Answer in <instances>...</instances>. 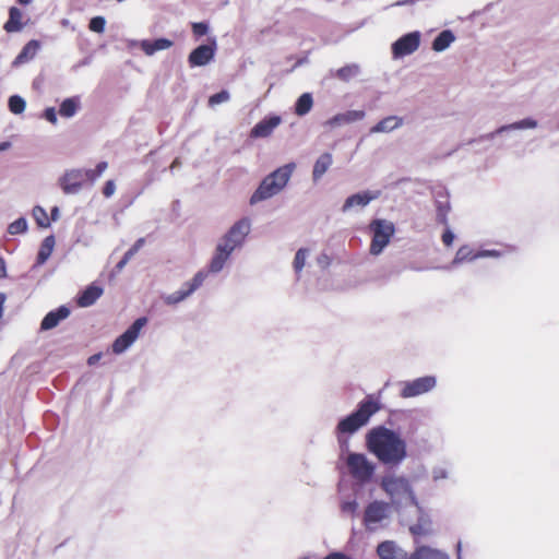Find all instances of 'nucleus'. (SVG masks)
<instances>
[{
  "mask_svg": "<svg viewBox=\"0 0 559 559\" xmlns=\"http://www.w3.org/2000/svg\"><path fill=\"white\" fill-rule=\"evenodd\" d=\"M366 444L369 452L383 464L397 465L407 455L406 442L384 426L372 428L366 436Z\"/></svg>",
  "mask_w": 559,
  "mask_h": 559,
  "instance_id": "nucleus-1",
  "label": "nucleus"
},
{
  "mask_svg": "<svg viewBox=\"0 0 559 559\" xmlns=\"http://www.w3.org/2000/svg\"><path fill=\"white\" fill-rule=\"evenodd\" d=\"M251 229L250 221L241 218L236 222L216 246L215 255L212 259V273L219 272L233 251L241 248Z\"/></svg>",
  "mask_w": 559,
  "mask_h": 559,
  "instance_id": "nucleus-2",
  "label": "nucleus"
},
{
  "mask_svg": "<svg viewBox=\"0 0 559 559\" xmlns=\"http://www.w3.org/2000/svg\"><path fill=\"white\" fill-rule=\"evenodd\" d=\"M380 409V405L372 396H367L358 404V408L341 419L336 426L337 435H352L365 426L370 417Z\"/></svg>",
  "mask_w": 559,
  "mask_h": 559,
  "instance_id": "nucleus-3",
  "label": "nucleus"
},
{
  "mask_svg": "<svg viewBox=\"0 0 559 559\" xmlns=\"http://www.w3.org/2000/svg\"><path fill=\"white\" fill-rule=\"evenodd\" d=\"M294 168V164H287L267 175L251 195L250 202L258 203L278 193L287 185Z\"/></svg>",
  "mask_w": 559,
  "mask_h": 559,
  "instance_id": "nucleus-4",
  "label": "nucleus"
},
{
  "mask_svg": "<svg viewBox=\"0 0 559 559\" xmlns=\"http://www.w3.org/2000/svg\"><path fill=\"white\" fill-rule=\"evenodd\" d=\"M369 229L372 233L369 251L372 255H379L395 233L394 224L386 219L376 218L369 224Z\"/></svg>",
  "mask_w": 559,
  "mask_h": 559,
  "instance_id": "nucleus-5",
  "label": "nucleus"
},
{
  "mask_svg": "<svg viewBox=\"0 0 559 559\" xmlns=\"http://www.w3.org/2000/svg\"><path fill=\"white\" fill-rule=\"evenodd\" d=\"M346 466L350 476L360 484L371 480L376 466L362 453H349L346 457Z\"/></svg>",
  "mask_w": 559,
  "mask_h": 559,
  "instance_id": "nucleus-6",
  "label": "nucleus"
},
{
  "mask_svg": "<svg viewBox=\"0 0 559 559\" xmlns=\"http://www.w3.org/2000/svg\"><path fill=\"white\" fill-rule=\"evenodd\" d=\"M147 323L145 317L138 318L121 335L112 343L111 349L115 354L120 355L129 349L138 340L141 330Z\"/></svg>",
  "mask_w": 559,
  "mask_h": 559,
  "instance_id": "nucleus-7",
  "label": "nucleus"
},
{
  "mask_svg": "<svg viewBox=\"0 0 559 559\" xmlns=\"http://www.w3.org/2000/svg\"><path fill=\"white\" fill-rule=\"evenodd\" d=\"M85 182L84 169L74 168L67 170L59 178V186L64 194H78Z\"/></svg>",
  "mask_w": 559,
  "mask_h": 559,
  "instance_id": "nucleus-8",
  "label": "nucleus"
},
{
  "mask_svg": "<svg viewBox=\"0 0 559 559\" xmlns=\"http://www.w3.org/2000/svg\"><path fill=\"white\" fill-rule=\"evenodd\" d=\"M419 44L420 34L418 32L408 33L392 45V53L395 58L411 55L418 49Z\"/></svg>",
  "mask_w": 559,
  "mask_h": 559,
  "instance_id": "nucleus-9",
  "label": "nucleus"
},
{
  "mask_svg": "<svg viewBox=\"0 0 559 559\" xmlns=\"http://www.w3.org/2000/svg\"><path fill=\"white\" fill-rule=\"evenodd\" d=\"M436 385V379L433 377H421L413 381L405 382L401 396L404 399L414 397L430 391Z\"/></svg>",
  "mask_w": 559,
  "mask_h": 559,
  "instance_id": "nucleus-10",
  "label": "nucleus"
},
{
  "mask_svg": "<svg viewBox=\"0 0 559 559\" xmlns=\"http://www.w3.org/2000/svg\"><path fill=\"white\" fill-rule=\"evenodd\" d=\"M282 123L281 116L272 115L259 121L250 131V138L260 139L270 136L273 131Z\"/></svg>",
  "mask_w": 559,
  "mask_h": 559,
  "instance_id": "nucleus-11",
  "label": "nucleus"
},
{
  "mask_svg": "<svg viewBox=\"0 0 559 559\" xmlns=\"http://www.w3.org/2000/svg\"><path fill=\"white\" fill-rule=\"evenodd\" d=\"M381 487L391 497L409 491V484L404 477L386 476L382 479Z\"/></svg>",
  "mask_w": 559,
  "mask_h": 559,
  "instance_id": "nucleus-12",
  "label": "nucleus"
},
{
  "mask_svg": "<svg viewBox=\"0 0 559 559\" xmlns=\"http://www.w3.org/2000/svg\"><path fill=\"white\" fill-rule=\"evenodd\" d=\"M386 515V504L380 501L369 503L365 510L364 522L367 527L381 522Z\"/></svg>",
  "mask_w": 559,
  "mask_h": 559,
  "instance_id": "nucleus-13",
  "label": "nucleus"
},
{
  "mask_svg": "<svg viewBox=\"0 0 559 559\" xmlns=\"http://www.w3.org/2000/svg\"><path fill=\"white\" fill-rule=\"evenodd\" d=\"M71 311L67 306H60L59 308L49 311L40 323L41 331H48L56 328L60 321L67 319Z\"/></svg>",
  "mask_w": 559,
  "mask_h": 559,
  "instance_id": "nucleus-14",
  "label": "nucleus"
},
{
  "mask_svg": "<svg viewBox=\"0 0 559 559\" xmlns=\"http://www.w3.org/2000/svg\"><path fill=\"white\" fill-rule=\"evenodd\" d=\"M377 554L380 559H407L406 552L399 548L392 540L380 543L377 547Z\"/></svg>",
  "mask_w": 559,
  "mask_h": 559,
  "instance_id": "nucleus-15",
  "label": "nucleus"
},
{
  "mask_svg": "<svg viewBox=\"0 0 559 559\" xmlns=\"http://www.w3.org/2000/svg\"><path fill=\"white\" fill-rule=\"evenodd\" d=\"M40 48V44L36 39L29 40L19 52L12 62L13 67H19L33 60Z\"/></svg>",
  "mask_w": 559,
  "mask_h": 559,
  "instance_id": "nucleus-16",
  "label": "nucleus"
},
{
  "mask_svg": "<svg viewBox=\"0 0 559 559\" xmlns=\"http://www.w3.org/2000/svg\"><path fill=\"white\" fill-rule=\"evenodd\" d=\"M379 195V193H371L369 191H365V192H361V193H355L350 197H348L343 206H342V211L343 212H347L349 211L352 207L354 206H366L370 201L377 199Z\"/></svg>",
  "mask_w": 559,
  "mask_h": 559,
  "instance_id": "nucleus-17",
  "label": "nucleus"
},
{
  "mask_svg": "<svg viewBox=\"0 0 559 559\" xmlns=\"http://www.w3.org/2000/svg\"><path fill=\"white\" fill-rule=\"evenodd\" d=\"M103 288L91 284L78 297V305L82 308L91 307L103 295Z\"/></svg>",
  "mask_w": 559,
  "mask_h": 559,
  "instance_id": "nucleus-18",
  "label": "nucleus"
},
{
  "mask_svg": "<svg viewBox=\"0 0 559 559\" xmlns=\"http://www.w3.org/2000/svg\"><path fill=\"white\" fill-rule=\"evenodd\" d=\"M365 115L364 110H348L346 112L335 115L329 119L326 123L331 127L348 124L364 119Z\"/></svg>",
  "mask_w": 559,
  "mask_h": 559,
  "instance_id": "nucleus-19",
  "label": "nucleus"
},
{
  "mask_svg": "<svg viewBox=\"0 0 559 559\" xmlns=\"http://www.w3.org/2000/svg\"><path fill=\"white\" fill-rule=\"evenodd\" d=\"M191 68L202 67L210 62V45L204 44L191 51L188 58Z\"/></svg>",
  "mask_w": 559,
  "mask_h": 559,
  "instance_id": "nucleus-20",
  "label": "nucleus"
},
{
  "mask_svg": "<svg viewBox=\"0 0 559 559\" xmlns=\"http://www.w3.org/2000/svg\"><path fill=\"white\" fill-rule=\"evenodd\" d=\"M145 55L152 56L156 51L168 49L173 46V41L167 38H157L154 40L144 39L140 44Z\"/></svg>",
  "mask_w": 559,
  "mask_h": 559,
  "instance_id": "nucleus-21",
  "label": "nucleus"
},
{
  "mask_svg": "<svg viewBox=\"0 0 559 559\" xmlns=\"http://www.w3.org/2000/svg\"><path fill=\"white\" fill-rule=\"evenodd\" d=\"M7 33H17L23 29L22 12L16 7H11L9 10V20L3 25Z\"/></svg>",
  "mask_w": 559,
  "mask_h": 559,
  "instance_id": "nucleus-22",
  "label": "nucleus"
},
{
  "mask_svg": "<svg viewBox=\"0 0 559 559\" xmlns=\"http://www.w3.org/2000/svg\"><path fill=\"white\" fill-rule=\"evenodd\" d=\"M408 559H449V556L441 550L420 546L412 552Z\"/></svg>",
  "mask_w": 559,
  "mask_h": 559,
  "instance_id": "nucleus-23",
  "label": "nucleus"
},
{
  "mask_svg": "<svg viewBox=\"0 0 559 559\" xmlns=\"http://www.w3.org/2000/svg\"><path fill=\"white\" fill-rule=\"evenodd\" d=\"M55 245L56 240L53 235H49L43 240L36 258L37 265H43L49 259L53 251Z\"/></svg>",
  "mask_w": 559,
  "mask_h": 559,
  "instance_id": "nucleus-24",
  "label": "nucleus"
},
{
  "mask_svg": "<svg viewBox=\"0 0 559 559\" xmlns=\"http://www.w3.org/2000/svg\"><path fill=\"white\" fill-rule=\"evenodd\" d=\"M333 163L332 155L330 153H323L321 154L318 159L314 163L313 170H312V177L313 180H319L330 168V166Z\"/></svg>",
  "mask_w": 559,
  "mask_h": 559,
  "instance_id": "nucleus-25",
  "label": "nucleus"
},
{
  "mask_svg": "<svg viewBox=\"0 0 559 559\" xmlns=\"http://www.w3.org/2000/svg\"><path fill=\"white\" fill-rule=\"evenodd\" d=\"M403 123V119L396 116H389L380 120L376 126L371 128L372 133L377 132H390Z\"/></svg>",
  "mask_w": 559,
  "mask_h": 559,
  "instance_id": "nucleus-26",
  "label": "nucleus"
},
{
  "mask_svg": "<svg viewBox=\"0 0 559 559\" xmlns=\"http://www.w3.org/2000/svg\"><path fill=\"white\" fill-rule=\"evenodd\" d=\"M486 255L485 252H475L469 246L464 245L459 248L453 259V264H460L466 261H473L479 257Z\"/></svg>",
  "mask_w": 559,
  "mask_h": 559,
  "instance_id": "nucleus-27",
  "label": "nucleus"
},
{
  "mask_svg": "<svg viewBox=\"0 0 559 559\" xmlns=\"http://www.w3.org/2000/svg\"><path fill=\"white\" fill-rule=\"evenodd\" d=\"M80 108V98L78 96L66 98L59 107V114L63 118H72Z\"/></svg>",
  "mask_w": 559,
  "mask_h": 559,
  "instance_id": "nucleus-28",
  "label": "nucleus"
},
{
  "mask_svg": "<svg viewBox=\"0 0 559 559\" xmlns=\"http://www.w3.org/2000/svg\"><path fill=\"white\" fill-rule=\"evenodd\" d=\"M455 37L453 33L449 29L442 31L432 41V49L435 51H443L447 49L453 41Z\"/></svg>",
  "mask_w": 559,
  "mask_h": 559,
  "instance_id": "nucleus-29",
  "label": "nucleus"
},
{
  "mask_svg": "<svg viewBox=\"0 0 559 559\" xmlns=\"http://www.w3.org/2000/svg\"><path fill=\"white\" fill-rule=\"evenodd\" d=\"M313 106V98L310 93L301 94L295 104V114L297 116L307 115Z\"/></svg>",
  "mask_w": 559,
  "mask_h": 559,
  "instance_id": "nucleus-30",
  "label": "nucleus"
},
{
  "mask_svg": "<svg viewBox=\"0 0 559 559\" xmlns=\"http://www.w3.org/2000/svg\"><path fill=\"white\" fill-rule=\"evenodd\" d=\"M145 238H139L132 247L123 254L122 259L116 264V270L118 272L122 271L123 267L129 263V261L139 252V250L144 246Z\"/></svg>",
  "mask_w": 559,
  "mask_h": 559,
  "instance_id": "nucleus-31",
  "label": "nucleus"
},
{
  "mask_svg": "<svg viewBox=\"0 0 559 559\" xmlns=\"http://www.w3.org/2000/svg\"><path fill=\"white\" fill-rule=\"evenodd\" d=\"M108 168V163L103 160L99 162L94 169H84L85 181L93 185Z\"/></svg>",
  "mask_w": 559,
  "mask_h": 559,
  "instance_id": "nucleus-32",
  "label": "nucleus"
},
{
  "mask_svg": "<svg viewBox=\"0 0 559 559\" xmlns=\"http://www.w3.org/2000/svg\"><path fill=\"white\" fill-rule=\"evenodd\" d=\"M189 296H191V295L187 293V288L182 285V287L179 290H176L171 294L164 296L163 300L166 305L174 306V305H177V304L183 301Z\"/></svg>",
  "mask_w": 559,
  "mask_h": 559,
  "instance_id": "nucleus-33",
  "label": "nucleus"
},
{
  "mask_svg": "<svg viewBox=\"0 0 559 559\" xmlns=\"http://www.w3.org/2000/svg\"><path fill=\"white\" fill-rule=\"evenodd\" d=\"M207 276V272L205 270L199 271L190 282L183 284L187 288V293L192 295L204 282Z\"/></svg>",
  "mask_w": 559,
  "mask_h": 559,
  "instance_id": "nucleus-34",
  "label": "nucleus"
},
{
  "mask_svg": "<svg viewBox=\"0 0 559 559\" xmlns=\"http://www.w3.org/2000/svg\"><path fill=\"white\" fill-rule=\"evenodd\" d=\"M32 215L36 221L38 227L48 228L50 226V221L48 218L47 212L40 205H36L33 207Z\"/></svg>",
  "mask_w": 559,
  "mask_h": 559,
  "instance_id": "nucleus-35",
  "label": "nucleus"
},
{
  "mask_svg": "<svg viewBox=\"0 0 559 559\" xmlns=\"http://www.w3.org/2000/svg\"><path fill=\"white\" fill-rule=\"evenodd\" d=\"M8 105H9L10 111L15 115H20V114L24 112V110L26 108L25 99L19 95L10 96Z\"/></svg>",
  "mask_w": 559,
  "mask_h": 559,
  "instance_id": "nucleus-36",
  "label": "nucleus"
},
{
  "mask_svg": "<svg viewBox=\"0 0 559 559\" xmlns=\"http://www.w3.org/2000/svg\"><path fill=\"white\" fill-rule=\"evenodd\" d=\"M28 224L25 217H20L9 224L8 226V233L10 235H21L25 234L27 231Z\"/></svg>",
  "mask_w": 559,
  "mask_h": 559,
  "instance_id": "nucleus-37",
  "label": "nucleus"
},
{
  "mask_svg": "<svg viewBox=\"0 0 559 559\" xmlns=\"http://www.w3.org/2000/svg\"><path fill=\"white\" fill-rule=\"evenodd\" d=\"M106 20L104 16H94L90 21V29L95 33H103L105 31Z\"/></svg>",
  "mask_w": 559,
  "mask_h": 559,
  "instance_id": "nucleus-38",
  "label": "nucleus"
},
{
  "mask_svg": "<svg viewBox=\"0 0 559 559\" xmlns=\"http://www.w3.org/2000/svg\"><path fill=\"white\" fill-rule=\"evenodd\" d=\"M306 254H307L306 249H299L296 252L295 259H294V269L296 272H300L302 270V267L305 266Z\"/></svg>",
  "mask_w": 559,
  "mask_h": 559,
  "instance_id": "nucleus-39",
  "label": "nucleus"
},
{
  "mask_svg": "<svg viewBox=\"0 0 559 559\" xmlns=\"http://www.w3.org/2000/svg\"><path fill=\"white\" fill-rule=\"evenodd\" d=\"M357 68L355 66H345L337 70L336 75L342 80H348L355 74Z\"/></svg>",
  "mask_w": 559,
  "mask_h": 559,
  "instance_id": "nucleus-40",
  "label": "nucleus"
},
{
  "mask_svg": "<svg viewBox=\"0 0 559 559\" xmlns=\"http://www.w3.org/2000/svg\"><path fill=\"white\" fill-rule=\"evenodd\" d=\"M448 210H449V206H444L442 205V203H438V206H437V221L442 224V225H448V218H447V213H448Z\"/></svg>",
  "mask_w": 559,
  "mask_h": 559,
  "instance_id": "nucleus-41",
  "label": "nucleus"
},
{
  "mask_svg": "<svg viewBox=\"0 0 559 559\" xmlns=\"http://www.w3.org/2000/svg\"><path fill=\"white\" fill-rule=\"evenodd\" d=\"M357 508H358V503L356 502V500L344 501L341 504L342 512L352 514V515H354L356 513Z\"/></svg>",
  "mask_w": 559,
  "mask_h": 559,
  "instance_id": "nucleus-42",
  "label": "nucleus"
},
{
  "mask_svg": "<svg viewBox=\"0 0 559 559\" xmlns=\"http://www.w3.org/2000/svg\"><path fill=\"white\" fill-rule=\"evenodd\" d=\"M192 29L194 35L203 36L209 32V25L206 22L193 23Z\"/></svg>",
  "mask_w": 559,
  "mask_h": 559,
  "instance_id": "nucleus-43",
  "label": "nucleus"
},
{
  "mask_svg": "<svg viewBox=\"0 0 559 559\" xmlns=\"http://www.w3.org/2000/svg\"><path fill=\"white\" fill-rule=\"evenodd\" d=\"M116 183L114 180H107L103 188V194L105 198H110L115 194Z\"/></svg>",
  "mask_w": 559,
  "mask_h": 559,
  "instance_id": "nucleus-44",
  "label": "nucleus"
},
{
  "mask_svg": "<svg viewBox=\"0 0 559 559\" xmlns=\"http://www.w3.org/2000/svg\"><path fill=\"white\" fill-rule=\"evenodd\" d=\"M44 118L52 124H56L58 121L57 112L53 107H48L44 110Z\"/></svg>",
  "mask_w": 559,
  "mask_h": 559,
  "instance_id": "nucleus-45",
  "label": "nucleus"
},
{
  "mask_svg": "<svg viewBox=\"0 0 559 559\" xmlns=\"http://www.w3.org/2000/svg\"><path fill=\"white\" fill-rule=\"evenodd\" d=\"M229 99V94L227 91H222L219 93H216L212 95V105L214 104H221L223 102H226Z\"/></svg>",
  "mask_w": 559,
  "mask_h": 559,
  "instance_id": "nucleus-46",
  "label": "nucleus"
},
{
  "mask_svg": "<svg viewBox=\"0 0 559 559\" xmlns=\"http://www.w3.org/2000/svg\"><path fill=\"white\" fill-rule=\"evenodd\" d=\"M441 239L444 246L450 247L453 243L454 234L449 228H447L443 231Z\"/></svg>",
  "mask_w": 559,
  "mask_h": 559,
  "instance_id": "nucleus-47",
  "label": "nucleus"
},
{
  "mask_svg": "<svg viewBox=\"0 0 559 559\" xmlns=\"http://www.w3.org/2000/svg\"><path fill=\"white\" fill-rule=\"evenodd\" d=\"M512 127H514V128H535L536 121H534L532 119H525V120H522V121L513 124Z\"/></svg>",
  "mask_w": 559,
  "mask_h": 559,
  "instance_id": "nucleus-48",
  "label": "nucleus"
},
{
  "mask_svg": "<svg viewBox=\"0 0 559 559\" xmlns=\"http://www.w3.org/2000/svg\"><path fill=\"white\" fill-rule=\"evenodd\" d=\"M323 559H350V557L344 552L334 551L325 556Z\"/></svg>",
  "mask_w": 559,
  "mask_h": 559,
  "instance_id": "nucleus-49",
  "label": "nucleus"
},
{
  "mask_svg": "<svg viewBox=\"0 0 559 559\" xmlns=\"http://www.w3.org/2000/svg\"><path fill=\"white\" fill-rule=\"evenodd\" d=\"M409 531L414 536L424 534V530L420 525H413L409 527Z\"/></svg>",
  "mask_w": 559,
  "mask_h": 559,
  "instance_id": "nucleus-50",
  "label": "nucleus"
},
{
  "mask_svg": "<svg viewBox=\"0 0 559 559\" xmlns=\"http://www.w3.org/2000/svg\"><path fill=\"white\" fill-rule=\"evenodd\" d=\"M51 221L56 222L60 217V211L58 206H53L50 211Z\"/></svg>",
  "mask_w": 559,
  "mask_h": 559,
  "instance_id": "nucleus-51",
  "label": "nucleus"
},
{
  "mask_svg": "<svg viewBox=\"0 0 559 559\" xmlns=\"http://www.w3.org/2000/svg\"><path fill=\"white\" fill-rule=\"evenodd\" d=\"M100 357H102V354H100V353H98V354H94V355H92V356L87 359V364H88L90 366H93V365H95V364L100 359Z\"/></svg>",
  "mask_w": 559,
  "mask_h": 559,
  "instance_id": "nucleus-52",
  "label": "nucleus"
},
{
  "mask_svg": "<svg viewBox=\"0 0 559 559\" xmlns=\"http://www.w3.org/2000/svg\"><path fill=\"white\" fill-rule=\"evenodd\" d=\"M5 276H7L5 262L2 258H0V278H3Z\"/></svg>",
  "mask_w": 559,
  "mask_h": 559,
  "instance_id": "nucleus-53",
  "label": "nucleus"
},
{
  "mask_svg": "<svg viewBox=\"0 0 559 559\" xmlns=\"http://www.w3.org/2000/svg\"><path fill=\"white\" fill-rule=\"evenodd\" d=\"M7 300V295L4 293H0V319L3 316V306Z\"/></svg>",
  "mask_w": 559,
  "mask_h": 559,
  "instance_id": "nucleus-54",
  "label": "nucleus"
},
{
  "mask_svg": "<svg viewBox=\"0 0 559 559\" xmlns=\"http://www.w3.org/2000/svg\"><path fill=\"white\" fill-rule=\"evenodd\" d=\"M180 166H181V163H180L179 158H176V159L171 163V165H170V167H169V170H170L171 173H174V171H175L178 167H180Z\"/></svg>",
  "mask_w": 559,
  "mask_h": 559,
  "instance_id": "nucleus-55",
  "label": "nucleus"
},
{
  "mask_svg": "<svg viewBox=\"0 0 559 559\" xmlns=\"http://www.w3.org/2000/svg\"><path fill=\"white\" fill-rule=\"evenodd\" d=\"M11 147V143L8 141L0 142V152L7 151Z\"/></svg>",
  "mask_w": 559,
  "mask_h": 559,
  "instance_id": "nucleus-56",
  "label": "nucleus"
},
{
  "mask_svg": "<svg viewBox=\"0 0 559 559\" xmlns=\"http://www.w3.org/2000/svg\"><path fill=\"white\" fill-rule=\"evenodd\" d=\"M415 0H403V1H399L396 2V5H405V4H409V3H414Z\"/></svg>",
  "mask_w": 559,
  "mask_h": 559,
  "instance_id": "nucleus-57",
  "label": "nucleus"
},
{
  "mask_svg": "<svg viewBox=\"0 0 559 559\" xmlns=\"http://www.w3.org/2000/svg\"><path fill=\"white\" fill-rule=\"evenodd\" d=\"M33 0H17V2L22 5H28Z\"/></svg>",
  "mask_w": 559,
  "mask_h": 559,
  "instance_id": "nucleus-58",
  "label": "nucleus"
},
{
  "mask_svg": "<svg viewBox=\"0 0 559 559\" xmlns=\"http://www.w3.org/2000/svg\"><path fill=\"white\" fill-rule=\"evenodd\" d=\"M87 63H88L87 59H84V60H83V61H81L76 67L85 66V64H87Z\"/></svg>",
  "mask_w": 559,
  "mask_h": 559,
  "instance_id": "nucleus-59",
  "label": "nucleus"
},
{
  "mask_svg": "<svg viewBox=\"0 0 559 559\" xmlns=\"http://www.w3.org/2000/svg\"><path fill=\"white\" fill-rule=\"evenodd\" d=\"M214 46H215V43H214V40H212V48H211L212 56L214 55Z\"/></svg>",
  "mask_w": 559,
  "mask_h": 559,
  "instance_id": "nucleus-60",
  "label": "nucleus"
}]
</instances>
